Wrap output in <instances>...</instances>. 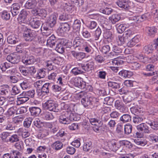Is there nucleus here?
Here are the masks:
<instances>
[{"label":"nucleus","mask_w":158,"mask_h":158,"mask_svg":"<svg viewBox=\"0 0 158 158\" xmlns=\"http://www.w3.org/2000/svg\"><path fill=\"white\" fill-rule=\"evenodd\" d=\"M78 97L81 98V102L85 107L92 108L97 107L98 102L96 98L88 97L86 92H81L79 93Z\"/></svg>","instance_id":"obj_1"},{"label":"nucleus","mask_w":158,"mask_h":158,"mask_svg":"<svg viewBox=\"0 0 158 158\" xmlns=\"http://www.w3.org/2000/svg\"><path fill=\"white\" fill-rule=\"evenodd\" d=\"M138 130L134 135L135 137L141 138L143 137L144 134H149L150 131L149 127L145 123H142L137 126Z\"/></svg>","instance_id":"obj_2"},{"label":"nucleus","mask_w":158,"mask_h":158,"mask_svg":"<svg viewBox=\"0 0 158 158\" xmlns=\"http://www.w3.org/2000/svg\"><path fill=\"white\" fill-rule=\"evenodd\" d=\"M42 106L45 110L50 111L58 112V105L55 102L52 100L50 99L44 103L42 104Z\"/></svg>","instance_id":"obj_3"},{"label":"nucleus","mask_w":158,"mask_h":158,"mask_svg":"<svg viewBox=\"0 0 158 158\" xmlns=\"http://www.w3.org/2000/svg\"><path fill=\"white\" fill-rule=\"evenodd\" d=\"M58 16V14L56 13H53L48 18L46 23V26L43 25L41 27L47 31L49 30V27L52 28L53 27L56 23V17Z\"/></svg>","instance_id":"obj_4"},{"label":"nucleus","mask_w":158,"mask_h":158,"mask_svg":"<svg viewBox=\"0 0 158 158\" xmlns=\"http://www.w3.org/2000/svg\"><path fill=\"white\" fill-rule=\"evenodd\" d=\"M72 43L70 42H68L67 40L62 39L56 44L55 50L59 53H62L64 52L65 47L70 48L71 46Z\"/></svg>","instance_id":"obj_5"},{"label":"nucleus","mask_w":158,"mask_h":158,"mask_svg":"<svg viewBox=\"0 0 158 158\" xmlns=\"http://www.w3.org/2000/svg\"><path fill=\"white\" fill-rule=\"evenodd\" d=\"M62 108L67 110L66 112L68 114V119L69 123L71 121H76L79 119L76 116V114L74 113H73L71 111V108L69 106L64 103H62L61 104Z\"/></svg>","instance_id":"obj_6"},{"label":"nucleus","mask_w":158,"mask_h":158,"mask_svg":"<svg viewBox=\"0 0 158 158\" xmlns=\"http://www.w3.org/2000/svg\"><path fill=\"white\" fill-rule=\"evenodd\" d=\"M37 32L34 30L27 29L26 31H24L23 37L26 41H31L37 36Z\"/></svg>","instance_id":"obj_7"},{"label":"nucleus","mask_w":158,"mask_h":158,"mask_svg":"<svg viewBox=\"0 0 158 158\" xmlns=\"http://www.w3.org/2000/svg\"><path fill=\"white\" fill-rule=\"evenodd\" d=\"M70 27L69 25L67 23H61L57 30L58 32L63 34L69 31Z\"/></svg>","instance_id":"obj_8"},{"label":"nucleus","mask_w":158,"mask_h":158,"mask_svg":"<svg viewBox=\"0 0 158 158\" xmlns=\"http://www.w3.org/2000/svg\"><path fill=\"white\" fill-rule=\"evenodd\" d=\"M35 61L34 56H23L22 59V62L26 65L31 64H34Z\"/></svg>","instance_id":"obj_9"},{"label":"nucleus","mask_w":158,"mask_h":158,"mask_svg":"<svg viewBox=\"0 0 158 158\" xmlns=\"http://www.w3.org/2000/svg\"><path fill=\"white\" fill-rule=\"evenodd\" d=\"M127 105L130 107H131L130 108L131 111L135 115L139 114L141 113L142 108L139 107L138 105H134V103H132Z\"/></svg>","instance_id":"obj_10"},{"label":"nucleus","mask_w":158,"mask_h":158,"mask_svg":"<svg viewBox=\"0 0 158 158\" xmlns=\"http://www.w3.org/2000/svg\"><path fill=\"white\" fill-rule=\"evenodd\" d=\"M108 145L109 149L114 151L117 150L120 147L118 143L114 139H113L109 141Z\"/></svg>","instance_id":"obj_11"},{"label":"nucleus","mask_w":158,"mask_h":158,"mask_svg":"<svg viewBox=\"0 0 158 158\" xmlns=\"http://www.w3.org/2000/svg\"><path fill=\"white\" fill-rule=\"evenodd\" d=\"M129 3V0H118L116 2L119 7L126 10L129 9L130 8Z\"/></svg>","instance_id":"obj_12"},{"label":"nucleus","mask_w":158,"mask_h":158,"mask_svg":"<svg viewBox=\"0 0 158 158\" xmlns=\"http://www.w3.org/2000/svg\"><path fill=\"white\" fill-rule=\"evenodd\" d=\"M74 85L75 86L81 89H84L86 87V83L81 78H76L74 80Z\"/></svg>","instance_id":"obj_13"},{"label":"nucleus","mask_w":158,"mask_h":158,"mask_svg":"<svg viewBox=\"0 0 158 158\" xmlns=\"http://www.w3.org/2000/svg\"><path fill=\"white\" fill-rule=\"evenodd\" d=\"M71 53L73 57L78 61H81L85 58V53L80 52H76L72 51Z\"/></svg>","instance_id":"obj_14"},{"label":"nucleus","mask_w":158,"mask_h":158,"mask_svg":"<svg viewBox=\"0 0 158 158\" xmlns=\"http://www.w3.org/2000/svg\"><path fill=\"white\" fill-rule=\"evenodd\" d=\"M20 57L16 55H9L6 57V60L12 64L18 63L20 61Z\"/></svg>","instance_id":"obj_15"},{"label":"nucleus","mask_w":158,"mask_h":158,"mask_svg":"<svg viewBox=\"0 0 158 158\" xmlns=\"http://www.w3.org/2000/svg\"><path fill=\"white\" fill-rule=\"evenodd\" d=\"M32 13L35 15H38L42 18H45L47 15V11L44 9H39L32 11Z\"/></svg>","instance_id":"obj_16"},{"label":"nucleus","mask_w":158,"mask_h":158,"mask_svg":"<svg viewBox=\"0 0 158 158\" xmlns=\"http://www.w3.org/2000/svg\"><path fill=\"white\" fill-rule=\"evenodd\" d=\"M94 19H96L101 23L102 27H103L106 29H108L106 26V24L105 23V22L106 19L104 17L98 14L94 15Z\"/></svg>","instance_id":"obj_17"},{"label":"nucleus","mask_w":158,"mask_h":158,"mask_svg":"<svg viewBox=\"0 0 158 158\" xmlns=\"http://www.w3.org/2000/svg\"><path fill=\"white\" fill-rule=\"evenodd\" d=\"M19 41V39L17 35L12 34L7 38L8 43L10 44H15Z\"/></svg>","instance_id":"obj_18"},{"label":"nucleus","mask_w":158,"mask_h":158,"mask_svg":"<svg viewBox=\"0 0 158 158\" xmlns=\"http://www.w3.org/2000/svg\"><path fill=\"white\" fill-rule=\"evenodd\" d=\"M132 93L131 92H127V93L123 96V98L124 102L126 104H127L131 102L133 99L132 97L131 96Z\"/></svg>","instance_id":"obj_19"},{"label":"nucleus","mask_w":158,"mask_h":158,"mask_svg":"<svg viewBox=\"0 0 158 158\" xmlns=\"http://www.w3.org/2000/svg\"><path fill=\"white\" fill-rule=\"evenodd\" d=\"M30 25L34 28H38L41 25V22L36 18H31L30 20Z\"/></svg>","instance_id":"obj_20"},{"label":"nucleus","mask_w":158,"mask_h":158,"mask_svg":"<svg viewBox=\"0 0 158 158\" xmlns=\"http://www.w3.org/2000/svg\"><path fill=\"white\" fill-rule=\"evenodd\" d=\"M52 83L48 82L45 83L44 84L42 87V91L44 93L46 94H48L49 93L51 89L52 88Z\"/></svg>","instance_id":"obj_21"},{"label":"nucleus","mask_w":158,"mask_h":158,"mask_svg":"<svg viewBox=\"0 0 158 158\" xmlns=\"http://www.w3.org/2000/svg\"><path fill=\"white\" fill-rule=\"evenodd\" d=\"M81 65L82 70L85 71L89 72L93 69L94 63L93 62H90L85 65L83 64H81Z\"/></svg>","instance_id":"obj_22"},{"label":"nucleus","mask_w":158,"mask_h":158,"mask_svg":"<svg viewBox=\"0 0 158 158\" xmlns=\"http://www.w3.org/2000/svg\"><path fill=\"white\" fill-rule=\"evenodd\" d=\"M156 45L155 44H149L144 47L143 51L145 53L148 54L152 53L155 49H156Z\"/></svg>","instance_id":"obj_23"},{"label":"nucleus","mask_w":158,"mask_h":158,"mask_svg":"<svg viewBox=\"0 0 158 158\" xmlns=\"http://www.w3.org/2000/svg\"><path fill=\"white\" fill-rule=\"evenodd\" d=\"M133 73L131 71L123 70L119 73V75L122 78H129L133 75Z\"/></svg>","instance_id":"obj_24"},{"label":"nucleus","mask_w":158,"mask_h":158,"mask_svg":"<svg viewBox=\"0 0 158 158\" xmlns=\"http://www.w3.org/2000/svg\"><path fill=\"white\" fill-rule=\"evenodd\" d=\"M68 114L67 113L65 112L64 114H62L59 117V120L60 123L64 124H67L69 123V120L68 117Z\"/></svg>","instance_id":"obj_25"},{"label":"nucleus","mask_w":158,"mask_h":158,"mask_svg":"<svg viewBox=\"0 0 158 158\" xmlns=\"http://www.w3.org/2000/svg\"><path fill=\"white\" fill-rule=\"evenodd\" d=\"M36 4L35 0H28L25 4V7L27 9H34L36 6Z\"/></svg>","instance_id":"obj_26"},{"label":"nucleus","mask_w":158,"mask_h":158,"mask_svg":"<svg viewBox=\"0 0 158 158\" xmlns=\"http://www.w3.org/2000/svg\"><path fill=\"white\" fill-rule=\"evenodd\" d=\"M99 51H93L92 53V56L94 57L95 60L99 63H101L104 61L103 58L98 55Z\"/></svg>","instance_id":"obj_27"},{"label":"nucleus","mask_w":158,"mask_h":158,"mask_svg":"<svg viewBox=\"0 0 158 158\" xmlns=\"http://www.w3.org/2000/svg\"><path fill=\"white\" fill-rule=\"evenodd\" d=\"M128 37L123 35H119L118 39H117V42L118 45H121L126 43L128 40Z\"/></svg>","instance_id":"obj_28"},{"label":"nucleus","mask_w":158,"mask_h":158,"mask_svg":"<svg viewBox=\"0 0 158 158\" xmlns=\"http://www.w3.org/2000/svg\"><path fill=\"white\" fill-rule=\"evenodd\" d=\"M112 49L114 53L111 52L110 53L109 56H113L117 55L118 54L121 53L122 52V49L121 48L115 45L113 46Z\"/></svg>","instance_id":"obj_29"},{"label":"nucleus","mask_w":158,"mask_h":158,"mask_svg":"<svg viewBox=\"0 0 158 158\" xmlns=\"http://www.w3.org/2000/svg\"><path fill=\"white\" fill-rule=\"evenodd\" d=\"M56 42L55 37L53 35H52L48 39L47 44L48 45L52 48L55 45Z\"/></svg>","instance_id":"obj_30"},{"label":"nucleus","mask_w":158,"mask_h":158,"mask_svg":"<svg viewBox=\"0 0 158 158\" xmlns=\"http://www.w3.org/2000/svg\"><path fill=\"white\" fill-rule=\"evenodd\" d=\"M29 110L31 115L37 116L41 112V109L37 107H32L29 108Z\"/></svg>","instance_id":"obj_31"},{"label":"nucleus","mask_w":158,"mask_h":158,"mask_svg":"<svg viewBox=\"0 0 158 158\" xmlns=\"http://www.w3.org/2000/svg\"><path fill=\"white\" fill-rule=\"evenodd\" d=\"M153 44H155L156 45V52L150 58L151 59L155 61L158 60V38L156 40V41Z\"/></svg>","instance_id":"obj_32"},{"label":"nucleus","mask_w":158,"mask_h":158,"mask_svg":"<svg viewBox=\"0 0 158 158\" xmlns=\"http://www.w3.org/2000/svg\"><path fill=\"white\" fill-rule=\"evenodd\" d=\"M131 116L128 114H125L122 116L120 118V121L124 123L129 122L131 120Z\"/></svg>","instance_id":"obj_33"},{"label":"nucleus","mask_w":158,"mask_h":158,"mask_svg":"<svg viewBox=\"0 0 158 158\" xmlns=\"http://www.w3.org/2000/svg\"><path fill=\"white\" fill-rule=\"evenodd\" d=\"M63 146V144L60 141H57L54 143L52 145V148L56 150H59L61 149Z\"/></svg>","instance_id":"obj_34"},{"label":"nucleus","mask_w":158,"mask_h":158,"mask_svg":"<svg viewBox=\"0 0 158 158\" xmlns=\"http://www.w3.org/2000/svg\"><path fill=\"white\" fill-rule=\"evenodd\" d=\"M120 16L117 14H114L109 18V20L113 24H115L120 19Z\"/></svg>","instance_id":"obj_35"},{"label":"nucleus","mask_w":158,"mask_h":158,"mask_svg":"<svg viewBox=\"0 0 158 158\" xmlns=\"http://www.w3.org/2000/svg\"><path fill=\"white\" fill-rule=\"evenodd\" d=\"M120 83L115 82L109 81L108 82V85L112 89H117L120 88Z\"/></svg>","instance_id":"obj_36"},{"label":"nucleus","mask_w":158,"mask_h":158,"mask_svg":"<svg viewBox=\"0 0 158 158\" xmlns=\"http://www.w3.org/2000/svg\"><path fill=\"white\" fill-rule=\"evenodd\" d=\"M22 93L19 96V97L17 98V102L20 104L26 102L29 99V98L26 96H24V97H22Z\"/></svg>","instance_id":"obj_37"},{"label":"nucleus","mask_w":158,"mask_h":158,"mask_svg":"<svg viewBox=\"0 0 158 158\" xmlns=\"http://www.w3.org/2000/svg\"><path fill=\"white\" fill-rule=\"evenodd\" d=\"M83 42V40L80 37L75 39L73 42V45L75 48L81 46Z\"/></svg>","instance_id":"obj_38"},{"label":"nucleus","mask_w":158,"mask_h":158,"mask_svg":"<svg viewBox=\"0 0 158 158\" xmlns=\"http://www.w3.org/2000/svg\"><path fill=\"white\" fill-rule=\"evenodd\" d=\"M92 148V143L90 142H87L84 143L83 146V150L85 152H88Z\"/></svg>","instance_id":"obj_39"},{"label":"nucleus","mask_w":158,"mask_h":158,"mask_svg":"<svg viewBox=\"0 0 158 158\" xmlns=\"http://www.w3.org/2000/svg\"><path fill=\"white\" fill-rule=\"evenodd\" d=\"M114 105L116 109L120 110L121 112L123 111L124 108L123 105L121 102L119 100H116L115 102Z\"/></svg>","instance_id":"obj_40"},{"label":"nucleus","mask_w":158,"mask_h":158,"mask_svg":"<svg viewBox=\"0 0 158 158\" xmlns=\"http://www.w3.org/2000/svg\"><path fill=\"white\" fill-rule=\"evenodd\" d=\"M19 140V137L16 134H14L10 136L8 139L7 142L14 143L17 142Z\"/></svg>","instance_id":"obj_41"},{"label":"nucleus","mask_w":158,"mask_h":158,"mask_svg":"<svg viewBox=\"0 0 158 158\" xmlns=\"http://www.w3.org/2000/svg\"><path fill=\"white\" fill-rule=\"evenodd\" d=\"M146 31L148 35L152 36L156 32V29L154 27H148L146 28Z\"/></svg>","instance_id":"obj_42"},{"label":"nucleus","mask_w":158,"mask_h":158,"mask_svg":"<svg viewBox=\"0 0 158 158\" xmlns=\"http://www.w3.org/2000/svg\"><path fill=\"white\" fill-rule=\"evenodd\" d=\"M132 126L131 124L128 123L125 125L124 131L125 134L128 135L132 131Z\"/></svg>","instance_id":"obj_43"},{"label":"nucleus","mask_w":158,"mask_h":158,"mask_svg":"<svg viewBox=\"0 0 158 158\" xmlns=\"http://www.w3.org/2000/svg\"><path fill=\"white\" fill-rule=\"evenodd\" d=\"M146 123L149 125L152 129L154 130L158 129V122L157 121H151L146 122Z\"/></svg>","instance_id":"obj_44"},{"label":"nucleus","mask_w":158,"mask_h":158,"mask_svg":"<svg viewBox=\"0 0 158 158\" xmlns=\"http://www.w3.org/2000/svg\"><path fill=\"white\" fill-rule=\"evenodd\" d=\"M13 125V123L7 121L6 124L4 126V127L7 130H13L15 129V127Z\"/></svg>","instance_id":"obj_45"},{"label":"nucleus","mask_w":158,"mask_h":158,"mask_svg":"<svg viewBox=\"0 0 158 158\" xmlns=\"http://www.w3.org/2000/svg\"><path fill=\"white\" fill-rule=\"evenodd\" d=\"M35 91L34 90H29L27 92H23L22 93V95L26 96L27 97H30L31 98H33L35 96Z\"/></svg>","instance_id":"obj_46"},{"label":"nucleus","mask_w":158,"mask_h":158,"mask_svg":"<svg viewBox=\"0 0 158 158\" xmlns=\"http://www.w3.org/2000/svg\"><path fill=\"white\" fill-rule=\"evenodd\" d=\"M138 40L135 37H133L127 44V46L129 47H132L135 45L136 43Z\"/></svg>","instance_id":"obj_47"},{"label":"nucleus","mask_w":158,"mask_h":158,"mask_svg":"<svg viewBox=\"0 0 158 158\" xmlns=\"http://www.w3.org/2000/svg\"><path fill=\"white\" fill-rule=\"evenodd\" d=\"M19 69L20 73L23 75L24 76H27L28 75L27 67L25 68L23 66H20Z\"/></svg>","instance_id":"obj_48"},{"label":"nucleus","mask_w":158,"mask_h":158,"mask_svg":"<svg viewBox=\"0 0 158 158\" xmlns=\"http://www.w3.org/2000/svg\"><path fill=\"white\" fill-rule=\"evenodd\" d=\"M20 86L23 90L27 89L29 86V84L27 80H24L20 84Z\"/></svg>","instance_id":"obj_49"},{"label":"nucleus","mask_w":158,"mask_h":158,"mask_svg":"<svg viewBox=\"0 0 158 158\" xmlns=\"http://www.w3.org/2000/svg\"><path fill=\"white\" fill-rule=\"evenodd\" d=\"M100 117H97L96 118H94L89 119V121L91 124L93 125H96L101 121H100Z\"/></svg>","instance_id":"obj_50"},{"label":"nucleus","mask_w":158,"mask_h":158,"mask_svg":"<svg viewBox=\"0 0 158 158\" xmlns=\"http://www.w3.org/2000/svg\"><path fill=\"white\" fill-rule=\"evenodd\" d=\"M133 122L135 123H138L143 121V119L142 117L138 115H135L133 118Z\"/></svg>","instance_id":"obj_51"},{"label":"nucleus","mask_w":158,"mask_h":158,"mask_svg":"<svg viewBox=\"0 0 158 158\" xmlns=\"http://www.w3.org/2000/svg\"><path fill=\"white\" fill-rule=\"evenodd\" d=\"M32 119L31 118H26L24 122L23 125L26 127L28 128L30 126Z\"/></svg>","instance_id":"obj_52"},{"label":"nucleus","mask_w":158,"mask_h":158,"mask_svg":"<svg viewBox=\"0 0 158 158\" xmlns=\"http://www.w3.org/2000/svg\"><path fill=\"white\" fill-rule=\"evenodd\" d=\"M119 143L121 144L126 146L129 148H131L133 147V144L130 141L127 140L120 141Z\"/></svg>","instance_id":"obj_53"},{"label":"nucleus","mask_w":158,"mask_h":158,"mask_svg":"<svg viewBox=\"0 0 158 158\" xmlns=\"http://www.w3.org/2000/svg\"><path fill=\"white\" fill-rule=\"evenodd\" d=\"M114 101V99L113 98L110 97H108L104 98V104L109 105H112Z\"/></svg>","instance_id":"obj_54"},{"label":"nucleus","mask_w":158,"mask_h":158,"mask_svg":"<svg viewBox=\"0 0 158 158\" xmlns=\"http://www.w3.org/2000/svg\"><path fill=\"white\" fill-rule=\"evenodd\" d=\"M112 36V32L110 31H106L103 34V37L105 39H107L109 41H110Z\"/></svg>","instance_id":"obj_55"},{"label":"nucleus","mask_w":158,"mask_h":158,"mask_svg":"<svg viewBox=\"0 0 158 158\" xmlns=\"http://www.w3.org/2000/svg\"><path fill=\"white\" fill-rule=\"evenodd\" d=\"M10 133L9 132H2L1 134V138L4 141L7 142L8 138L10 136Z\"/></svg>","instance_id":"obj_56"},{"label":"nucleus","mask_w":158,"mask_h":158,"mask_svg":"<svg viewBox=\"0 0 158 158\" xmlns=\"http://www.w3.org/2000/svg\"><path fill=\"white\" fill-rule=\"evenodd\" d=\"M28 75L33 76L36 72V69L34 66L27 67Z\"/></svg>","instance_id":"obj_57"},{"label":"nucleus","mask_w":158,"mask_h":158,"mask_svg":"<svg viewBox=\"0 0 158 158\" xmlns=\"http://www.w3.org/2000/svg\"><path fill=\"white\" fill-rule=\"evenodd\" d=\"M81 27V22L78 20L77 19L74 21L73 27V29L80 30Z\"/></svg>","instance_id":"obj_58"},{"label":"nucleus","mask_w":158,"mask_h":158,"mask_svg":"<svg viewBox=\"0 0 158 158\" xmlns=\"http://www.w3.org/2000/svg\"><path fill=\"white\" fill-rule=\"evenodd\" d=\"M134 141L135 144L139 146H144L147 144V142L145 140L142 141L135 139Z\"/></svg>","instance_id":"obj_59"},{"label":"nucleus","mask_w":158,"mask_h":158,"mask_svg":"<svg viewBox=\"0 0 158 158\" xmlns=\"http://www.w3.org/2000/svg\"><path fill=\"white\" fill-rule=\"evenodd\" d=\"M1 16L2 19L6 20H7L10 19V15L9 13L4 11L2 13Z\"/></svg>","instance_id":"obj_60"},{"label":"nucleus","mask_w":158,"mask_h":158,"mask_svg":"<svg viewBox=\"0 0 158 158\" xmlns=\"http://www.w3.org/2000/svg\"><path fill=\"white\" fill-rule=\"evenodd\" d=\"M84 51L87 53H91L93 52L92 47L89 44H86L83 47Z\"/></svg>","instance_id":"obj_61"},{"label":"nucleus","mask_w":158,"mask_h":158,"mask_svg":"<svg viewBox=\"0 0 158 158\" xmlns=\"http://www.w3.org/2000/svg\"><path fill=\"white\" fill-rule=\"evenodd\" d=\"M20 92V89L16 86H14L11 90V94L15 95L19 93Z\"/></svg>","instance_id":"obj_62"},{"label":"nucleus","mask_w":158,"mask_h":158,"mask_svg":"<svg viewBox=\"0 0 158 158\" xmlns=\"http://www.w3.org/2000/svg\"><path fill=\"white\" fill-rule=\"evenodd\" d=\"M72 72L75 75L81 74L84 73V71L81 69L77 67L73 69L72 70Z\"/></svg>","instance_id":"obj_63"},{"label":"nucleus","mask_w":158,"mask_h":158,"mask_svg":"<svg viewBox=\"0 0 158 158\" xmlns=\"http://www.w3.org/2000/svg\"><path fill=\"white\" fill-rule=\"evenodd\" d=\"M120 115L118 112L114 111L111 112L110 114V117L113 119H118Z\"/></svg>","instance_id":"obj_64"}]
</instances>
